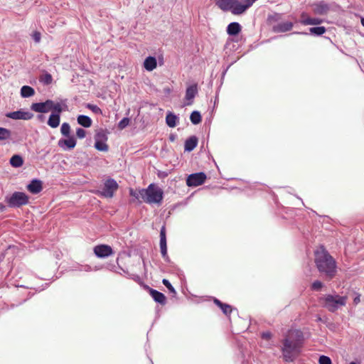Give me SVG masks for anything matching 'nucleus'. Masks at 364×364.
Instances as JSON below:
<instances>
[{"mask_svg": "<svg viewBox=\"0 0 364 364\" xmlns=\"http://www.w3.org/2000/svg\"><path fill=\"white\" fill-rule=\"evenodd\" d=\"M241 26L239 23H230L227 27V33L230 36H236L241 31Z\"/></svg>", "mask_w": 364, "mask_h": 364, "instance_id": "obj_18", "label": "nucleus"}, {"mask_svg": "<svg viewBox=\"0 0 364 364\" xmlns=\"http://www.w3.org/2000/svg\"><path fill=\"white\" fill-rule=\"evenodd\" d=\"M160 249L161 253L163 258L165 260H168V256L167 253V245H166V228L162 226L160 231Z\"/></svg>", "mask_w": 364, "mask_h": 364, "instance_id": "obj_11", "label": "nucleus"}, {"mask_svg": "<svg viewBox=\"0 0 364 364\" xmlns=\"http://www.w3.org/2000/svg\"><path fill=\"white\" fill-rule=\"evenodd\" d=\"M27 189L31 193L37 194L43 189L42 182L39 180L34 179L27 186Z\"/></svg>", "mask_w": 364, "mask_h": 364, "instance_id": "obj_14", "label": "nucleus"}, {"mask_svg": "<svg viewBox=\"0 0 364 364\" xmlns=\"http://www.w3.org/2000/svg\"><path fill=\"white\" fill-rule=\"evenodd\" d=\"M360 301V295L358 294L353 299L354 304L357 305Z\"/></svg>", "mask_w": 364, "mask_h": 364, "instance_id": "obj_47", "label": "nucleus"}, {"mask_svg": "<svg viewBox=\"0 0 364 364\" xmlns=\"http://www.w3.org/2000/svg\"><path fill=\"white\" fill-rule=\"evenodd\" d=\"M206 178V175L203 172L190 174L186 178V185L189 187L200 186L205 183Z\"/></svg>", "mask_w": 364, "mask_h": 364, "instance_id": "obj_7", "label": "nucleus"}, {"mask_svg": "<svg viewBox=\"0 0 364 364\" xmlns=\"http://www.w3.org/2000/svg\"><path fill=\"white\" fill-rule=\"evenodd\" d=\"M213 302L223 311L225 315H229L232 311V306L230 305L224 304L218 299H214Z\"/></svg>", "mask_w": 364, "mask_h": 364, "instance_id": "obj_22", "label": "nucleus"}, {"mask_svg": "<svg viewBox=\"0 0 364 364\" xmlns=\"http://www.w3.org/2000/svg\"><path fill=\"white\" fill-rule=\"evenodd\" d=\"M40 80L46 85H50L53 81V77L50 74L46 73L41 77Z\"/></svg>", "mask_w": 364, "mask_h": 364, "instance_id": "obj_33", "label": "nucleus"}, {"mask_svg": "<svg viewBox=\"0 0 364 364\" xmlns=\"http://www.w3.org/2000/svg\"><path fill=\"white\" fill-rule=\"evenodd\" d=\"M118 188L119 186L116 181L113 178H109L105 182L103 190L100 194L105 198H112Z\"/></svg>", "mask_w": 364, "mask_h": 364, "instance_id": "obj_6", "label": "nucleus"}, {"mask_svg": "<svg viewBox=\"0 0 364 364\" xmlns=\"http://www.w3.org/2000/svg\"><path fill=\"white\" fill-rule=\"evenodd\" d=\"M157 66L156 59L154 57L149 56L144 62V67L148 71H152Z\"/></svg>", "mask_w": 364, "mask_h": 364, "instance_id": "obj_17", "label": "nucleus"}, {"mask_svg": "<svg viewBox=\"0 0 364 364\" xmlns=\"http://www.w3.org/2000/svg\"><path fill=\"white\" fill-rule=\"evenodd\" d=\"M77 120L78 124L84 127L88 128L92 126V119L86 115H79Z\"/></svg>", "mask_w": 364, "mask_h": 364, "instance_id": "obj_24", "label": "nucleus"}, {"mask_svg": "<svg viewBox=\"0 0 364 364\" xmlns=\"http://www.w3.org/2000/svg\"><path fill=\"white\" fill-rule=\"evenodd\" d=\"M95 147L101 151H107L109 148L108 145L105 142L100 140L95 141Z\"/></svg>", "mask_w": 364, "mask_h": 364, "instance_id": "obj_32", "label": "nucleus"}, {"mask_svg": "<svg viewBox=\"0 0 364 364\" xmlns=\"http://www.w3.org/2000/svg\"><path fill=\"white\" fill-rule=\"evenodd\" d=\"M51 110H53L55 112V114H59L60 115V113L63 112V107L62 105L60 103H54L53 102V105L51 106Z\"/></svg>", "mask_w": 364, "mask_h": 364, "instance_id": "obj_36", "label": "nucleus"}, {"mask_svg": "<svg viewBox=\"0 0 364 364\" xmlns=\"http://www.w3.org/2000/svg\"><path fill=\"white\" fill-rule=\"evenodd\" d=\"M141 198L146 203H160L163 199V191L154 183L146 188L139 190Z\"/></svg>", "mask_w": 364, "mask_h": 364, "instance_id": "obj_4", "label": "nucleus"}, {"mask_svg": "<svg viewBox=\"0 0 364 364\" xmlns=\"http://www.w3.org/2000/svg\"><path fill=\"white\" fill-rule=\"evenodd\" d=\"M190 119L193 124H198L201 122V115L199 112L193 111L190 116Z\"/></svg>", "mask_w": 364, "mask_h": 364, "instance_id": "obj_29", "label": "nucleus"}, {"mask_svg": "<svg viewBox=\"0 0 364 364\" xmlns=\"http://www.w3.org/2000/svg\"><path fill=\"white\" fill-rule=\"evenodd\" d=\"M95 141H97V140L102 141V139H107V137H106V135H105V133L104 132V131L102 130L95 134Z\"/></svg>", "mask_w": 364, "mask_h": 364, "instance_id": "obj_41", "label": "nucleus"}, {"mask_svg": "<svg viewBox=\"0 0 364 364\" xmlns=\"http://www.w3.org/2000/svg\"><path fill=\"white\" fill-rule=\"evenodd\" d=\"M94 253L97 257H107L113 254V250L109 245H99L94 247Z\"/></svg>", "mask_w": 364, "mask_h": 364, "instance_id": "obj_9", "label": "nucleus"}, {"mask_svg": "<svg viewBox=\"0 0 364 364\" xmlns=\"http://www.w3.org/2000/svg\"><path fill=\"white\" fill-rule=\"evenodd\" d=\"M329 10V6L323 1L313 5V11L315 14L325 15Z\"/></svg>", "mask_w": 364, "mask_h": 364, "instance_id": "obj_12", "label": "nucleus"}, {"mask_svg": "<svg viewBox=\"0 0 364 364\" xmlns=\"http://www.w3.org/2000/svg\"><path fill=\"white\" fill-rule=\"evenodd\" d=\"M233 0H218L216 5L223 11H229L231 9Z\"/></svg>", "mask_w": 364, "mask_h": 364, "instance_id": "obj_23", "label": "nucleus"}, {"mask_svg": "<svg viewBox=\"0 0 364 364\" xmlns=\"http://www.w3.org/2000/svg\"><path fill=\"white\" fill-rule=\"evenodd\" d=\"M198 144V139L196 136H193L186 139L185 142V150L191 151Z\"/></svg>", "mask_w": 364, "mask_h": 364, "instance_id": "obj_21", "label": "nucleus"}, {"mask_svg": "<svg viewBox=\"0 0 364 364\" xmlns=\"http://www.w3.org/2000/svg\"><path fill=\"white\" fill-rule=\"evenodd\" d=\"M11 136V132L4 127H0V141L9 139Z\"/></svg>", "mask_w": 364, "mask_h": 364, "instance_id": "obj_28", "label": "nucleus"}, {"mask_svg": "<svg viewBox=\"0 0 364 364\" xmlns=\"http://www.w3.org/2000/svg\"><path fill=\"white\" fill-rule=\"evenodd\" d=\"M319 364H332L331 360L329 357L326 355L320 356L318 359Z\"/></svg>", "mask_w": 364, "mask_h": 364, "instance_id": "obj_38", "label": "nucleus"}, {"mask_svg": "<svg viewBox=\"0 0 364 364\" xmlns=\"http://www.w3.org/2000/svg\"><path fill=\"white\" fill-rule=\"evenodd\" d=\"M322 20L318 18H310L305 21L304 25H319L322 23Z\"/></svg>", "mask_w": 364, "mask_h": 364, "instance_id": "obj_34", "label": "nucleus"}, {"mask_svg": "<svg viewBox=\"0 0 364 364\" xmlns=\"http://www.w3.org/2000/svg\"><path fill=\"white\" fill-rule=\"evenodd\" d=\"M29 202L28 196L23 192H14L9 198H6V203L10 208H19L27 205Z\"/></svg>", "mask_w": 364, "mask_h": 364, "instance_id": "obj_5", "label": "nucleus"}, {"mask_svg": "<svg viewBox=\"0 0 364 364\" xmlns=\"http://www.w3.org/2000/svg\"><path fill=\"white\" fill-rule=\"evenodd\" d=\"M314 263L319 273L327 280H331L336 276V261L323 246L314 252Z\"/></svg>", "mask_w": 364, "mask_h": 364, "instance_id": "obj_2", "label": "nucleus"}, {"mask_svg": "<svg viewBox=\"0 0 364 364\" xmlns=\"http://www.w3.org/2000/svg\"><path fill=\"white\" fill-rule=\"evenodd\" d=\"M130 195L135 197L137 200L141 198L139 191L138 193L134 191L132 189L130 190Z\"/></svg>", "mask_w": 364, "mask_h": 364, "instance_id": "obj_46", "label": "nucleus"}, {"mask_svg": "<svg viewBox=\"0 0 364 364\" xmlns=\"http://www.w3.org/2000/svg\"><path fill=\"white\" fill-rule=\"evenodd\" d=\"M33 38L36 43L40 42L41 33L38 31H35L33 34Z\"/></svg>", "mask_w": 364, "mask_h": 364, "instance_id": "obj_44", "label": "nucleus"}, {"mask_svg": "<svg viewBox=\"0 0 364 364\" xmlns=\"http://www.w3.org/2000/svg\"><path fill=\"white\" fill-rule=\"evenodd\" d=\"M304 334L300 330L290 329L282 340L281 348L285 362H294L300 355L304 346Z\"/></svg>", "mask_w": 364, "mask_h": 364, "instance_id": "obj_1", "label": "nucleus"}, {"mask_svg": "<svg viewBox=\"0 0 364 364\" xmlns=\"http://www.w3.org/2000/svg\"><path fill=\"white\" fill-rule=\"evenodd\" d=\"M361 24L363 26H364V18H361Z\"/></svg>", "mask_w": 364, "mask_h": 364, "instance_id": "obj_49", "label": "nucleus"}, {"mask_svg": "<svg viewBox=\"0 0 364 364\" xmlns=\"http://www.w3.org/2000/svg\"><path fill=\"white\" fill-rule=\"evenodd\" d=\"M176 120L177 117L174 114L171 112L167 114L166 117V122L169 127H175L176 126Z\"/></svg>", "mask_w": 364, "mask_h": 364, "instance_id": "obj_27", "label": "nucleus"}, {"mask_svg": "<svg viewBox=\"0 0 364 364\" xmlns=\"http://www.w3.org/2000/svg\"><path fill=\"white\" fill-rule=\"evenodd\" d=\"M10 164L13 167H21L23 164V158L19 155H14L10 159Z\"/></svg>", "mask_w": 364, "mask_h": 364, "instance_id": "obj_26", "label": "nucleus"}, {"mask_svg": "<svg viewBox=\"0 0 364 364\" xmlns=\"http://www.w3.org/2000/svg\"><path fill=\"white\" fill-rule=\"evenodd\" d=\"M197 93L198 87L196 84L188 87L186 91V100L188 101H192Z\"/></svg>", "mask_w": 364, "mask_h": 364, "instance_id": "obj_19", "label": "nucleus"}, {"mask_svg": "<svg viewBox=\"0 0 364 364\" xmlns=\"http://www.w3.org/2000/svg\"><path fill=\"white\" fill-rule=\"evenodd\" d=\"M35 94V90L33 87L24 85L21 89V95L23 97H29Z\"/></svg>", "mask_w": 364, "mask_h": 364, "instance_id": "obj_25", "label": "nucleus"}, {"mask_svg": "<svg viewBox=\"0 0 364 364\" xmlns=\"http://www.w3.org/2000/svg\"><path fill=\"white\" fill-rule=\"evenodd\" d=\"M129 124V119L127 117L123 118L118 124V127L119 129H123L126 127H127Z\"/></svg>", "mask_w": 364, "mask_h": 364, "instance_id": "obj_37", "label": "nucleus"}, {"mask_svg": "<svg viewBox=\"0 0 364 364\" xmlns=\"http://www.w3.org/2000/svg\"><path fill=\"white\" fill-rule=\"evenodd\" d=\"M163 284L172 293L176 294V291L169 281L166 279L162 280Z\"/></svg>", "mask_w": 364, "mask_h": 364, "instance_id": "obj_39", "label": "nucleus"}, {"mask_svg": "<svg viewBox=\"0 0 364 364\" xmlns=\"http://www.w3.org/2000/svg\"><path fill=\"white\" fill-rule=\"evenodd\" d=\"M311 17L308 16V14L305 12L301 13V20L300 23L303 25H304V23L306 20L309 19Z\"/></svg>", "mask_w": 364, "mask_h": 364, "instance_id": "obj_43", "label": "nucleus"}, {"mask_svg": "<svg viewBox=\"0 0 364 364\" xmlns=\"http://www.w3.org/2000/svg\"><path fill=\"white\" fill-rule=\"evenodd\" d=\"M326 28L324 26L312 27L309 28V31L311 34L316 36H321L326 33Z\"/></svg>", "mask_w": 364, "mask_h": 364, "instance_id": "obj_30", "label": "nucleus"}, {"mask_svg": "<svg viewBox=\"0 0 364 364\" xmlns=\"http://www.w3.org/2000/svg\"><path fill=\"white\" fill-rule=\"evenodd\" d=\"M60 122V115L59 114H51L48 120V124L51 128H56L59 126Z\"/></svg>", "mask_w": 364, "mask_h": 364, "instance_id": "obj_20", "label": "nucleus"}, {"mask_svg": "<svg viewBox=\"0 0 364 364\" xmlns=\"http://www.w3.org/2000/svg\"><path fill=\"white\" fill-rule=\"evenodd\" d=\"M323 287V284L318 280L314 281L311 284V289L314 291H320Z\"/></svg>", "mask_w": 364, "mask_h": 364, "instance_id": "obj_35", "label": "nucleus"}, {"mask_svg": "<svg viewBox=\"0 0 364 364\" xmlns=\"http://www.w3.org/2000/svg\"><path fill=\"white\" fill-rule=\"evenodd\" d=\"M76 136L79 139H83L86 136V131L82 128H77L76 130Z\"/></svg>", "mask_w": 364, "mask_h": 364, "instance_id": "obj_40", "label": "nucleus"}, {"mask_svg": "<svg viewBox=\"0 0 364 364\" xmlns=\"http://www.w3.org/2000/svg\"><path fill=\"white\" fill-rule=\"evenodd\" d=\"M76 145V140L73 136H70L68 139H60L58 141V146L61 148L66 146L68 149H73Z\"/></svg>", "mask_w": 364, "mask_h": 364, "instance_id": "obj_16", "label": "nucleus"}, {"mask_svg": "<svg viewBox=\"0 0 364 364\" xmlns=\"http://www.w3.org/2000/svg\"><path fill=\"white\" fill-rule=\"evenodd\" d=\"M149 294L156 302H158L161 305H164L166 304V298L163 293L157 290L150 289Z\"/></svg>", "mask_w": 364, "mask_h": 364, "instance_id": "obj_15", "label": "nucleus"}, {"mask_svg": "<svg viewBox=\"0 0 364 364\" xmlns=\"http://www.w3.org/2000/svg\"><path fill=\"white\" fill-rule=\"evenodd\" d=\"M282 18V15L279 14H275L273 16H272V19H274V21H279Z\"/></svg>", "mask_w": 364, "mask_h": 364, "instance_id": "obj_48", "label": "nucleus"}, {"mask_svg": "<svg viewBox=\"0 0 364 364\" xmlns=\"http://www.w3.org/2000/svg\"><path fill=\"white\" fill-rule=\"evenodd\" d=\"M272 333L269 331L263 332L262 333V338L265 340H269L272 338Z\"/></svg>", "mask_w": 364, "mask_h": 364, "instance_id": "obj_45", "label": "nucleus"}, {"mask_svg": "<svg viewBox=\"0 0 364 364\" xmlns=\"http://www.w3.org/2000/svg\"><path fill=\"white\" fill-rule=\"evenodd\" d=\"M293 28V23L289 21L278 23L273 26L272 30L275 33H284L289 31Z\"/></svg>", "mask_w": 364, "mask_h": 364, "instance_id": "obj_13", "label": "nucleus"}, {"mask_svg": "<svg viewBox=\"0 0 364 364\" xmlns=\"http://www.w3.org/2000/svg\"><path fill=\"white\" fill-rule=\"evenodd\" d=\"M6 117L12 119L28 120L33 118V114L30 112H26L21 109L9 112L6 114Z\"/></svg>", "mask_w": 364, "mask_h": 364, "instance_id": "obj_10", "label": "nucleus"}, {"mask_svg": "<svg viewBox=\"0 0 364 364\" xmlns=\"http://www.w3.org/2000/svg\"><path fill=\"white\" fill-rule=\"evenodd\" d=\"M60 132L64 136L69 137L70 134V124L67 122L63 123L60 128Z\"/></svg>", "mask_w": 364, "mask_h": 364, "instance_id": "obj_31", "label": "nucleus"}, {"mask_svg": "<svg viewBox=\"0 0 364 364\" xmlns=\"http://www.w3.org/2000/svg\"><path fill=\"white\" fill-rule=\"evenodd\" d=\"M347 296L338 294H325L318 299L319 304L330 312H336L341 307L346 305Z\"/></svg>", "mask_w": 364, "mask_h": 364, "instance_id": "obj_3", "label": "nucleus"}, {"mask_svg": "<svg viewBox=\"0 0 364 364\" xmlns=\"http://www.w3.org/2000/svg\"><path fill=\"white\" fill-rule=\"evenodd\" d=\"M53 100H47L44 102L33 103L31 106V109L36 112L46 113L51 110Z\"/></svg>", "mask_w": 364, "mask_h": 364, "instance_id": "obj_8", "label": "nucleus"}, {"mask_svg": "<svg viewBox=\"0 0 364 364\" xmlns=\"http://www.w3.org/2000/svg\"><path fill=\"white\" fill-rule=\"evenodd\" d=\"M87 108L91 109L95 113H100L101 112V109L97 105L88 104L87 105Z\"/></svg>", "mask_w": 364, "mask_h": 364, "instance_id": "obj_42", "label": "nucleus"}, {"mask_svg": "<svg viewBox=\"0 0 364 364\" xmlns=\"http://www.w3.org/2000/svg\"><path fill=\"white\" fill-rule=\"evenodd\" d=\"M349 364H355V362H350Z\"/></svg>", "mask_w": 364, "mask_h": 364, "instance_id": "obj_50", "label": "nucleus"}]
</instances>
